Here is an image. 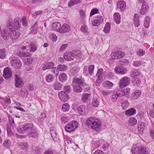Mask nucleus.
<instances>
[{
    "mask_svg": "<svg viewBox=\"0 0 154 154\" xmlns=\"http://www.w3.org/2000/svg\"><path fill=\"white\" fill-rule=\"evenodd\" d=\"M129 63V61L128 60L125 59H122L119 61V64L122 65L127 66Z\"/></svg>",
    "mask_w": 154,
    "mask_h": 154,
    "instance_id": "a18cd8bd",
    "label": "nucleus"
},
{
    "mask_svg": "<svg viewBox=\"0 0 154 154\" xmlns=\"http://www.w3.org/2000/svg\"><path fill=\"white\" fill-rule=\"evenodd\" d=\"M80 2L79 0H70L68 3V5L69 7H71L75 4H79Z\"/></svg>",
    "mask_w": 154,
    "mask_h": 154,
    "instance_id": "4c0bfd02",
    "label": "nucleus"
},
{
    "mask_svg": "<svg viewBox=\"0 0 154 154\" xmlns=\"http://www.w3.org/2000/svg\"><path fill=\"white\" fill-rule=\"evenodd\" d=\"M117 9H119L121 12L124 11L126 8L125 2L122 0L118 1L117 4Z\"/></svg>",
    "mask_w": 154,
    "mask_h": 154,
    "instance_id": "0eeeda50",
    "label": "nucleus"
},
{
    "mask_svg": "<svg viewBox=\"0 0 154 154\" xmlns=\"http://www.w3.org/2000/svg\"><path fill=\"white\" fill-rule=\"evenodd\" d=\"M51 72L55 74V76L56 77L57 76L59 73V71L57 69H56V68H53L51 69Z\"/></svg>",
    "mask_w": 154,
    "mask_h": 154,
    "instance_id": "0e129e2a",
    "label": "nucleus"
},
{
    "mask_svg": "<svg viewBox=\"0 0 154 154\" xmlns=\"http://www.w3.org/2000/svg\"><path fill=\"white\" fill-rule=\"evenodd\" d=\"M141 92L140 90H137L134 92L133 96L134 99H136L138 98L141 95Z\"/></svg>",
    "mask_w": 154,
    "mask_h": 154,
    "instance_id": "09e8293b",
    "label": "nucleus"
},
{
    "mask_svg": "<svg viewBox=\"0 0 154 154\" xmlns=\"http://www.w3.org/2000/svg\"><path fill=\"white\" fill-rule=\"evenodd\" d=\"M129 78L127 77H125L122 78L119 82V86L121 88H123L128 85L130 82Z\"/></svg>",
    "mask_w": 154,
    "mask_h": 154,
    "instance_id": "39448f33",
    "label": "nucleus"
},
{
    "mask_svg": "<svg viewBox=\"0 0 154 154\" xmlns=\"http://www.w3.org/2000/svg\"><path fill=\"white\" fill-rule=\"evenodd\" d=\"M137 150L138 154H148V153L147 149L144 146L139 147Z\"/></svg>",
    "mask_w": 154,
    "mask_h": 154,
    "instance_id": "2eb2a0df",
    "label": "nucleus"
},
{
    "mask_svg": "<svg viewBox=\"0 0 154 154\" xmlns=\"http://www.w3.org/2000/svg\"><path fill=\"white\" fill-rule=\"evenodd\" d=\"M94 68V66L93 65H91L89 67H88V73L91 75H92L93 73Z\"/></svg>",
    "mask_w": 154,
    "mask_h": 154,
    "instance_id": "603ef678",
    "label": "nucleus"
},
{
    "mask_svg": "<svg viewBox=\"0 0 154 154\" xmlns=\"http://www.w3.org/2000/svg\"><path fill=\"white\" fill-rule=\"evenodd\" d=\"M12 72L9 67H6L4 70L3 76L5 79L10 78L12 75Z\"/></svg>",
    "mask_w": 154,
    "mask_h": 154,
    "instance_id": "6e6552de",
    "label": "nucleus"
},
{
    "mask_svg": "<svg viewBox=\"0 0 154 154\" xmlns=\"http://www.w3.org/2000/svg\"><path fill=\"white\" fill-rule=\"evenodd\" d=\"M99 102L98 99L96 98H93L92 101L93 105L95 107H97L99 105Z\"/></svg>",
    "mask_w": 154,
    "mask_h": 154,
    "instance_id": "6e6d98bb",
    "label": "nucleus"
},
{
    "mask_svg": "<svg viewBox=\"0 0 154 154\" xmlns=\"http://www.w3.org/2000/svg\"><path fill=\"white\" fill-rule=\"evenodd\" d=\"M88 66H85L84 67L83 74L86 76H88Z\"/></svg>",
    "mask_w": 154,
    "mask_h": 154,
    "instance_id": "bf43d9fd",
    "label": "nucleus"
},
{
    "mask_svg": "<svg viewBox=\"0 0 154 154\" xmlns=\"http://www.w3.org/2000/svg\"><path fill=\"white\" fill-rule=\"evenodd\" d=\"M57 69L58 70L60 71H63L66 70L67 69V67L66 66H64L61 64H59L57 67Z\"/></svg>",
    "mask_w": 154,
    "mask_h": 154,
    "instance_id": "ea45409f",
    "label": "nucleus"
},
{
    "mask_svg": "<svg viewBox=\"0 0 154 154\" xmlns=\"http://www.w3.org/2000/svg\"><path fill=\"white\" fill-rule=\"evenodd\" d=\"M53 88L55 90L59 91L62 87V85L58 82H55L53 85Z\"/></svg>",
    "mask_w": 154,
    "mask_h": 154,
    "instance_id": "393cba45",
    "label": "nucleus"
},
{
    "mask_svg": "<svg viewBox=\"0 0 154 154\" xmlns=\"http://www.w3.org/2000/svg\"><path fill=\"white\" fill-rule=\"evenodd\" d=\"M140 72L137 70L134 69H133L131 72V76L134 78H135V77L139 75Z\"/></svg>",
    "mask_w": 154,
    "mask_h": 154,
    "instance_id": "2f4dec72",
    "label": "nucleus"
},
{
    "mask_svg": "<svg viewBox=\"0 0 154 154\" xmlns=\"http://www.w3.org/2000/svg\"><path fill=\"white\" fill-rule=\"evenodd\" d=\"M114 21L117 24H119L120 22V16L118 13H115L113 15Z\"/></svg>",
    "mask_w": 154,
    "mask_h": 154,
    "instance_id": "a878e982",
    "label": "nucleus"
},
{
    "mask_svg": "<svg viewBox=\"0 0 154 154\" xmlns=\"http://www.w3.org/2000/svg\"><path fill=\"white\" fill-rule=\"evenodd\" d=\"M70 29V27L69 25L67 24L64 23L61 27L60 29V33H66L69 31Z\"/></svg>",
    "mask_w": 154,
    "mask_h": 154,
    "instance_id": "ddd939ff",
    "label": "nucleus"
},
{
    "mask_svg": "<svg viewBox=\"0 0 154 154\" xmlns=\"http://www.w3.org/2000/svg\"><path fill=\"white\" fill-rule=\"evenodd\" d=\"M132 82L134 86H137L140 84L141 81L138 78H133L132 80Z\"/></svg>",
    "mask_w": 154,
    "mask_h": 154,
    "instance_id": "f704fd0d",
    "label": "nucleus"
},
{
    "mask_svg": "<svg viewBox=\"0 0 154 154\" xmlns=\"http://www.w3.org/2000/svg\"><path fill=\"white\" fill-rule=\"evenodd\" d=\"M98 12V10L97 8H94L91 11L90 14V15L91 16H92L95 14L97 13Z\"/></svg>",
    "mask_w": 154,
    "mask_h": 154,
    "instance_id": "774afa93",
    "label": "nucleus"
},
{
    "mask_svg": "<svg viewBox=\"0 0 154 154\" xmlns=\"http://www.w3.org/2000/svg\"><path fill=\"white\" fill-rule=\"evenodd\" d=\"M150 24V18L149 17L146 16L144 19V26L146 28L149 27Z\"/></svg>",
    "mask_w": 154,
    "mask_h": 154,
    "instance_id": "7c9ffc66",
    "label": "nucleus"
},
{
    "mask_svg": "<svg viewBox=\"0 0 154 154\" xmlns=\"http://www.w3.org/2000/svg\"><path fill=\"white\" fill-rule=\"evenodd\" d=\"M78 123L76 121H71L65 126V129L67 132H71L74 131L78 127Z\"/></svg>",
    "mask_w": 154,
    "mask_h": 154,
    "instance_id": "7ed1b4c3",
    "label": "nucleus"
},
{
    "mask_svg": "<svg viewBox=\"0 0 154 154\" xmlns=\"http://www.w3.org/2000/svg\"><path fill=\"white\" fill-rule=\"evenodd\" d=\"M11 64L12 66L15 69L21 68L22 64L21 61L17 57H13L11 60Z\"/></svg>",
    "mask_w": 154,
    "mask_h": 154,
    "instance_id": "20e7f679",
    "label": "nucleus"
},
{
    "mask_svg": "<svg viewBox=\"0 0 154 154\" xmlns=\"http://www.w3.org/2000/svg\"><path fill=\"white\" fill-rule=\"evenodd\" d=\"M7 129L8 136L11 137L14 134L12 130L11 129V127L7 125Z\"/></svg>",
    "mask_w": 154,
    "mask_h": 154,
    "instance_id": "37998d69",
    "label": "nucleus"
},
{
    "mask_svg": "<svg viewBox=\"0 0 154 154\" xmlns=\"http://www.w3.org/2000/svg\"><path fill=\"white\" fill-rule=\"evenodd\" d=\"M14 29H20L21 26L19 23V20L16 19H15L14 20Z\"/></svg>",
    "mask_w": 154,
    "mask_h": 154,
    "instance_id": "473e14b6",
    "label": "nucleus"
},
{
    "mask_svg": "<svg viewBox=\"0 0 154 154\" xmlns=\"http://www.w3.org/2000/svg\"><path fill=\"white\" fill-rule=\"evenodd\" d=\"M67 79V76L64 73H62L60 74L59 76V80L62 83L65 82L66 81Z\"/></svg>",
    "mask_w": 154,
    "mask_h": 154,
    "instance_id": "4be33fe9",
    "label": "nucleus"
},
{
    "mask_svg": "<svg viewBox=\"0 0 154 154\" xmlns=\"http://www.w3.org/2000/svg\"><path fill=\"white\" fill-rule=\"evenodd\" d=\"M54 80V77L51 74H49L46 77V80L48 82H52Z\"/></svg>",
    "mask_w": 154,
    "mask_h": 154,
    "instance_id": "58836bf2",
    "label": "nucleus"
},
{
    "mask_svg": "<svg viewBox=\"0 0 154 154\" xmlns=\"http://www.w3.org/2000/svg\"><path fill=\"white\" fill-rule=\"evenodd\" d=\"M51 135L54 140L56 141L57 139V133L55 131L51 130Z\"/></svg>",
    "mask_w": 154,
    "mask_h": 154,
    "instance_id": "79ce46f5",
    "label": "nucleus"
},
{
    "mask_svg": "<svg viewBox=\"0 0 154 154\" xmlns=\"http://www.w3.org/2000/svg\"><path fill=\"white\" fill-rule=\"evenodd\" d=\"M10 145V140H5L3 143L4 146H5L6 148H8Z\"/></svg>",
    "mask_w": 154,
    "mask_h": 154,
    "instance_id": "680f3d73",
    "label": "nucleus"
},
{
    "mask_svg": "<svg viewBox=\"0 0 154 154\" xmlns=\"http://www.w3.org/2000/svg\"><path fill=\"white\" fill-rule=\"evenodd\" d=\"M1 34L2 37L4 39H8L9 38V32L6 29H4L2 30Z\"/></svg>",
    "mask_w": 154,
    "mask_h": 154,
    "instance_id": "cd10ccee",
    "label": "nucleus"
},
{
    "mask_svg": "<svg viewBox=\"0 0 154 154\" xmlns=\"http://www.w3.org/2000/svg\"><path fill=\"white\" fill-rule=\"evenodd\" d=\"M134 23L136 27H138L140 25V22L138 15L135 14L133 17Z\"/></svg>",
    "mask_w": 154,
    "mask_h": 154,
    "instance_id": "aec40b11",
    "label": "nucleus"
},
{
    "mask_svg": "<svg viewBox=\"0 0 154 154\" xmlns=\"http://www.w3.org/2000/svg\"><path fill=\"white\" fill-rule=\"evenodd\" d=\"M10 36L12 39H16L20 36L19 33L15 30H12L10 32Z\"/></svg>",
    "mask_w": 154,
    "mask_h": 154,
    "instance_id": "dca6fc26",
    "label": "nucleus"
},
{
    "mask_svg": "<svg viewBox=\"0 0 154 154\" xmlns=\"http://www.w3.org/2000/svg\"><path fill=\"white\" fill-rule=\"evenodd\" d=\"M124 53L121 51L112 52L111 54V56L112 59H117L121 58L124 56Z\"/></svg>",
    "mask_w": 154,
    "mask_h": 154,
    "instance_id": "1a4fd4ad",
    "label": "nucleus"
},
{
    "mask_svg": "<svg viewBox=\"0 0 154 154\" xmlns=\"http://www.w3.org/2000/svg\"><path fill=\"white\" fill-rule=\"evenodd\" d=\"M91 94L85 93L83 94L82 100L84 102H87L90 99Z\"/></svg>",
    "mask_w": 154,
    "mask_h": 154,
    "instance_id": "c756f323",
    "label": "nucleus"
},
{
    "mask_svg": "<svg viewBox=\"0 0 154 154\" xmlns=\"http://www.w3.org/2000/svg\"><path fill=\"white\" fill-rule=\"evenodd\" d=\"M20 147L24 149H26L28 147V144L27 142H21L19 143Z\"/></svg>",
    "mask_w": 154,
    "mask_h": 154,
    "instance_id": "49530a36",
    "label": "nucleus"
},
{
    "mask_svg": "<svg viewBox=\"0 0 154 154\" xmlns=\"http://www.w3.org/2000/svg\"><path fill=\"white\" fill-rule=\"evenodd\" d=\"M30 51L31 52H34L37 50V47L33 42H30Z\"/></svg>",
    "mask_w": 154,
    "mask_h": 154,
    "instance_id": "c03bdc74",
    "label": "nucleus"
},
{
    "mask_svg": "<svg viewBox=\"0 0 154 154\" xmlns=\"http://www.w3.org/2000/svg\"><path fill=\"white\" fill-rule=\"evenodd\" d=\"M52 26L53 29L60 33V30L61 28V24L59 22L54 23H52Z\"/></svg>",
    "mask_w": 154,
    "mask_h": 154,
    "instance_id": "f3484780",
    "label": "nucleus"
},
{
    "mask_svg": "<svg viewBox=\"0 0 154 154\" xmlns=\"http://www.w3.org/2000/svg\"><path fill=\"white\" fill-rule=\"evenodd\" d=\"M128 122L129 125L132 126L135 125L137 122L136 119L134 117L130 118Z\"/></svg>",
    "mask_w": 154,
    "mask_h": 154,
    "instance_id": "72a5a7b5",
    "label": "nucleus"
},
{
    "mask_svg": "<svg viewBox=\"0 0 154 154\" xmlns=\"http://www.w3.org/2000/svg\"><path fill=\"white\" fill-rule=\"evenodd\" d=\"M103 87L107 89H110L113 86V83L109 81H105L103 83Z\"/></svg>",
    "mask_w": 154,
    "mask_h": 154,
    "instance_id": "5701e85b",
    "label": "nucleus"
},
{
    "mask_svg": "<svg viewBox=\"0 0 154 154\" xmlns=\"http://www.w3.org/2000/svg\"><path fill=\"white\" fill-rule=\"evenodd\" d=\"M136 110L134 108H131L125 112V114L127 116H131L136 114Z\"/></svg>",
    "mask_w": 154,
    "mask_h": 154,
    "instance_id": "bb28decb",
    "label": "nucleus"
},
{
    "mask_svg": "<svg viewBox=\"0 0 154 154\" xmlns=\"http://www.w3.org/2000/svg\"><path fill=\"white\" fill-rule=\"evenodd\" d=\"M69 109V106L68 103H66L62 106V110L63 112L68 111Z\"/></svg>",
    "mask_w": 154,
    "mask_h": 154,
    "instance_id": "de8ad7c7",
    "label": "nucleus"
},
{
    "mask_svg": "<svg viewBox=\"0 0 154 154\" xmlns=\"http://www.w3.org/2000/svg\"><path fill=\"white\" fill-rule=\"evenodd\" d=\"M144 123L143 122H141L139 124L138 127L139 131H143L144 129Z\"/></svg>",
    "mask_w": 154,
    "mask_h": 154,
    "instance_id": "4d7b16f0",
    "label": "nucleus"
},
{
    "mask_svg": "<svg viewBox=\"0 0 154 154\" xmlns=\"http://www.w3.org/2000/svg\"><path fill=\"white\" fill-rule=\"evenodd\" d=\"M79 112L81 115H85L88 112V108L84 105L79 106L77 108Z\"/></svg>",
    "mask_w": 154,
    "mask_h": 154,
    "instance_id": "9b49d317",
    "label": "nucleus"
},
{
    "mask_svg": "<svg viewBox=\"0 0 154 154\" xmlns=\"http://www.w3.org/2000/svg\"><path fill=\"white\" fill-rule=\"evenodd\" d=\"M64 90L66 92L69 93L71 92L72 89L69 85H66L64 87Z\"/></svg>",
    "mask_w": 154,
    "mask_h": 154,
    "instance_id": "052dcab7",
    "label": "nucleus"
},
{
    "mask_svg": "<svg viewBox=\"0 0 154 154\" xmlns=\"http://www.w3.org/2000/svg\"><path fill=\"white\" fill-rule=\"evenodd\" d=\"M81 30L84 33L87 34L88 33L87 26L85 25H84L81 26Z\"/></svg>",
    "mask_w": 154,
    "mask_h": 154,
    "instance_id": "8fccbe9b",
    "label": "nucleus"
},
{
    "mask_svg": "<svg viewBox=\"0 0 154 154\" xmlns=\"http://www.w3.org/2000/svg\"><path fill=\"white\" fill-rule=\"evenodd\" d=\"M34 127L32 123H27L24 124L22 127H18L17 129V131L19 133L23 134L28 132Z\"/></svg>",
    "mask_w": 154,
    "mask_h": 154,
    "instance_id": "f03ea898",
    "label": "nucleus"
},
{
    "mask_svg": "<svg viewBox=\"0 0 154 154\" xmlns=\"http://www.w3.org/2000/svg\"><path fill=\"white\" fill-rule=\"evenodd\" d=\"M58 96L61 100L64 102L68 100V95L64 91H61L59 92Z\"/></svg>",
    "mask_w": 154,
    "mask_h": 154,
    "instance_id": "f8f14e48",
    "label": "nucleus"
},
{
    "mask_svg": "<svg viewBox=\"0 0 154 154\" xmlns=\"http://www.w3.org/2000/svg\"><path fill=\"white\" fill-rule=\"evenodd\" d=\"M17 55L20 57H27L28 56H29L30 55V54L28 52H19L17 53Z\"/></svg>",
    "mask_w": 154,
    "mask_h": 154,
    "instance_id": "c9c22d12",
    "label": "nucleus"
},
{
    "mask_svg": "<svg viewBox=\"0 0 154 154\" xmlns=\"http://www.w3.org/2000/svg\"><path fill=\"white\" fill-rule=\"evenodd\" d=\"M28 133L27 135L28 136L33 137H37L38 134L36 132L35 127Z\"/></svg>",
    "mask_w": 154,
    "mask_h": 154,
    "instance_id": "a211bd4d",
    "label": "nucleus"
},
{
    "mask_svg": "<svg viewBox=\"0 0 154 154\" xmlns=\"http://www.w3.org/2000/svg\"><path fill=\"white\" fill-rule=\"evenodd\" d=\"M115 93L118 97H121L125 95V92L122 89H120L117 90L116 92H115Z\"/></svg>",
    "mask_w": 154,
    "mask_h": 154,
    "instance_id": "a19ab883",
    "label": "nucleus"
},
{
    "mask_svg": "<svg viewBox=\"0 0 154 154\" xmlns=\"http://www.w3.org/2000/svg\"><path fill=\"white\" fill-rule=\"evenodd\" d=\"M6 24L7 27L8 29L10 30H12L13 29V24L11 20H8Z\"/></svg>",
    "mask_w": 154,
    "mask_h": 154,
    "instance_id": "864d4df0",
    "label": "nucleus"
},
{
    "mask_svg": "<svg viewBox=\"0 0 154 154\" xmlns=\"http://www.w3.org/2000/svg\"><path fill=\"white\" fill-rule=\"evenodd\" d=\"M101 123L100 120L96 117H91L88 119L86 123L89 128L98 131L101 128Z\"/></svg>",
    "mask_w": 154,
    "mask_h": 154,
    "instance_id": "f257e3e1",
    "label": "nucleus"
},
{
    "mask_svg": "<svg viewBox=\"0 0 154 154\" xmlns=\"http://www.w3.org/2000/svg\"><path fill=\"white\" fill-rule=\"evenodd\" d=\"M145 10L144 9L143 5L141 7V8L140 10V14L142 15H145L146 14V12L148 10V8L147 7H145Z\"/></svg>",
    "mask_w": 154,
    "mask_h": 154,
    "instance_id": "5fc2aeb1",
    "label": "nucleus"
},
{
    "mask_svg": "<svg viewBox=\"0 0 154 154\" xmlns=\"http://www.w3.org/2000/svg\"><path fill=\"white\" fill-rule=\"evenodd\" d=\"M5 51L4 49L0 50V59H3L5 57Z\"/></svg>",
    "mask_w": 154,
    "mask_h": 154,
    "instance_id": "3c124183",
    "label": "nucleus"
},
{
    "mask_svg": "<svg viewBox=\"0 0 154 154\" xmlns=\"http://www.w3.org/2000/svg\"><path fill=\"white\" fill-rule=\"evenodd\" d=\"M73 51L69 53L68 52H65L64 54V59L67 61H71L73 60Z\"/></svg>",
    "mask_w": 154,
    "mask_h": 154,
    "instance_id": "4468645a",
    "label": "nucleus"
},
{
    "mask_svg": "<svg viewBox=\"0 0 154 154\" xmlns=\"http://www.w3.org/2000/svg\"><path fill=\"white\" fill-rule=\"evenodd\" d=\"M15 86L17 88H20L23 85V81L19 76L16 74L15 75Z\"/></svg>",
    "mask_w": 154,
    "mask_h": 154,
    "instance_id": "423d86ee",
    "label": "nucleus"
},
{
    "mask_svg": "<svg viewBox=\"0 0 154 154\" xmlns=\"http://www.w3.org/2000/svg\"><path fill=\"white\" fill-rule=\"evenodd\" d=\"M73 59L76 58L77 59H80L82 57V54L81 51L79 50H74L73 51Z\"/></svg>",
    "mask_w": 154,
    "mask_h": 154,
    "instance_id": "6ab92c4d",
    "label": "nucleus"
},
{
    "mask_svg": "<svg viewBox=\"0 0 154 154\" xmlns=\"http://www.w3.org/2000/svg\"><path fill=\"white\" fill-rule=\"evenodd\" d=\"M145 51L143 49L140 50L137 52V54L139 56H142L145 54Z\"/></svg>",
    "mask_w": 154,
    "mask_h": 154,
    "instance_id": "e2e57ef3",
    "label": "nucleus"
},
{
    "mask_svg": "<svg viewBox=\"0 0 154 154\" xmlns=\"http://www.w3.org/2000/svg\"><path fill=\"white\" fill-rule=\"evenodd\" d=\"M74 91L77 93H80L81 92L82 90L81 86L75 85L73 87Z\"/></svg>",
    "mask_w": 154,
    "mask_h": 154,
    "instance_id": "e433bc0d",
    "label": "nucleus"
},
{
    "mask_svg": "<svg viewBox=\"0 0 154 154\" xmlns=\"http://www.w3.org/2000/svg\"><path fill=\"white\" fill-rule=\"evenodd\" d=\"M68 45L67 44H65L62 45L59 49L60 51H64L67 47Z\"/></svg>",
    "mask_w": 154,
    "mask_h": 154,
    "instance_id": "338daca9",
    "label": "nucleus"
},
{
    "mask_svg": "<svg viewBox=\"0 0 154 154\" xmlns=\"http://www.w3.org/2000/svg\"><path fill=\"white\" fill-rule=\"evenodd\" d=\"M129 105V103L127 101L122 103V107L123 109H125L127 108Z\"/></svg>",
    "mask_w": 154,
    "mask_h": 154,
    "instance_id": "13d9d810",
    "label": "nucleus"
},
{
    "mask_svg": "<svg viewBox=\"0 0 154 154\" xmlns=\"http://www.w3.org/2000/svg\"><path fill=\"white\" fill-rule=\"evenodd\" d=\"M74 81L75 85H77L82 86L84 83L83 79L79 78H76L74 79Z\"/></svg>",
    "mask_w": 154,
    "mask_h": 154,
    "instance_id": "b1692460",
    "label": "nucleus"
},
{
    "mask_svg": "<svg viewBox=\"0 0 154 154\" xmlns=\"http://www.w3.org/2000/svg\"><path fill=\"white\" fill-rule=\"evenodd\" d=\"M100 23V21L97 19L94 20L92 23V24L93 26H97Z\"/></svg>",
    "mask_w": 154,
    "mask_h": 154,
    "instance_id": "69168bd1",
    "label": "nucleus"
},
{
    "mask_svg": "<svg viewBox=\"0 0 154 154\" xmlns=\"http://www.w3.org/2000/svg\"><path fill=\"white\" fill-rule=\"evenodd\" d=\"M114 71L116 73L120 75L125 74L127 71L126 68L120 66H117L116 67Z\"/></svg>",
    "mask_w": 154,
    "mask_h": 154,
    "instance_id": "9d476101",
    "label": "nucleus"
},
{
    "mask_svg": "<svg viewBox=\"0 0 154 154\" xmlns=\"http://www.w3.org/2000/svg\"><path fill=\"white\" fill-rule=\"evenodd\" d=\"M111 24L109 22H107L106 24L103 31L105 33H108L110 30Z\"/></svg>",
    "mask_w": 154,
    "mask_h": 154,
    "instance_id": "c85d7f7f",
    "label": "nucleus"
},
{
    "mask_svg": "<svg viewBox=\"0 0 154 154\" xmlns=\"http://www.w3.org/2000/svg\"><path fill=\"white\" fill-rule=\"evenodd\" d=\"M54 66V64L52 62L44 64L42 66V69L44 70H45L48 69H52Z\"/></svg>",
    "mask_w": 154,
    "mask_h": 154,
    "instance_id": "412c9836",
    "label": "nucleus"
}]
</instances>
